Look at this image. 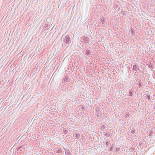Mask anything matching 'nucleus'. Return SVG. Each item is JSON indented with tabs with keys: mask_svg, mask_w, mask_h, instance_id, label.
<instances>
[{
	"mask_svg": "<svg viewBox=\"0 0 155 155\" xmlns=\"http://www.w3.org/2000/svg\"><path fill=\"white\" fill-rule=\"evenodd\" d=\"M63 36V35L62 36L61 38H60L61 40L62 37Z\"/></svg>",
	"mask_w": 155,
	"mask_h": 155,
	"instance_id": "30",
	"label": "nucleus"
},
{
	"mask_svg": "<svg viewBox=\"0 0 155 155\" xmlns=\"http://www.w3.org/2000/svg\"><path fill=\"white\" fill-rule=\"evenodd\" d=\"M53 151L54 152L57 153H61L62 152L61 149L59 147H55Z\"/></svg>",
	"mask_w": 155,
	"mask_h": 155,
	"instance_id": "3",
	"label": "nucleus"
},
{
	"mask_svg": "<svg viewBox=\"0 0 155 155\" xmlns=\"http://www.w3.org/2000/svg\"><path fill=\"white\" fill-rule=\"evenodd\" d=\"M151 132H150V134H152V133H151Z\"/></svg>",
	"mask_w": 155,
	"mask_h": 155,
	"instance_id": "34",
	"label": "nucleus"
},
{
	"mask_svg": "<svg viewBox=\"0 0 155 155\" xmlns=\"http://www.w3.org/2000/svg\"><path fill=\"white\" fill-rule=\"evenodd\" d=\"M81 39L84 40V43L86 44L88 43L89 41H90V38L85 35L83 36Z\"/></svg>",
	"mask_w": 155,
	"mask_h": 155,
	"instance_id": "2",
	"label": "nucleus"
},
{
	"mask_svg": "<svg viewBox=\"0 0 155 155\" xmlns=\"http://www.w3.org/2000/svg\"><path fill=\"white\" fill-rule=\"evenodd\" d=\"M134 150V148H133L132 147H131V148H130V151L131 152H133Z\"/></svg>",
	"mask_w": 155,
	"mask_h": 155,
	"instance_id": "25",
	"label": "nucleus"
},
{
	"mask_svg": "<svg viewBox=\"0 0 155 155\" xmlns=\"http://www.w3.org/2000/svg\"><path fill=\"white\" fill-rule=\"evenodd\" d=\"M113 130H112V129H110L109 130V131H110V132H113Z\"/></svg>",
	"mask_w": 155,
	"mask_h": 155,
	"instance_id": "28",
	"label": "nucleus"
},
{
	"mask_svg": "<svg viewBox=\"0 0 155 155\" xmlns=\"http://www.w3.org/2000/svg\"><path fill=\"white\" fill-rule=\"evenodd\" d=\"M96 112L97 113V114L101 113V111H100V110L99 108L97 109L96 110Z\"/></svg>",
	"mask_w": 155,
	"mask_h": 155,
	"instance_id": "18",
	"label": "nucleus"
},
{
	"mask_svg": "<svg viewBox=\"0 0 155 155\" xmlns=\"http://www.w3.org/2000/svg\"><path fill=\"white\" fill-rule=\"evenodd\" d=\"M71 40L68 35H66L63 38V42L65 46H67V47L69 45V44L71 43Z\"/></svg>",
	"mask_w": 155,
	"mask_h": 155,
	"instance_id": "1",
	"label": "nucleus"
},
{
	"mask_svg": "<svg viewBox=\"0 0 155 155\" xmlns=\"http://www.w3.org/2000/svg\"><path fill=\"white\" fill-rule=\"evenodd\" d=\"M50 108L51 110H55L56 108V106L54 105H52L50 106Z\"/></svg>",
	"mask_w": 155,
	"mask_h": 155,
	"instance_id": "13",
	"label": "nucleus"
},
{
	"mask_svg": "<svg viewBox=\"0 0 155 155\" xmlns=\"http://www.w3.org/2000/svg\"><path fill=\"white\" fill-rule=\"evenodd\" d=\"M130 114L129 113H126V114L125 115L124 117L125 118H127L130 115Z\"/></svg>",
	"mask_w": 155,
	"mask_h": 155,
	"instance_id": "19",
	"label": "nucleus"
},
{
	"mask_svg": "<svg viewBox=\"0 0 155 155\" xmlns=\"http://www.w3.org/2000/svg\"><path fill=\"white\" fill-rule=\"evenodd\" d=\"M115 146V143H114L112 144L111 145V147H110V148L109 149L110 151H112L113 149H114V147Z\"/></svg>",
	"mask_w": 155,
	"mask_h": 155,
	"instance_id": "10",
	"label": "nucleus"
},
{
	"mask_svg": "<svg viewBox=\"0 0 155 155\" xmlns=\"http://www.w3.org/2000/svg\"><path fill=\"white\" fill-rule=\"evenodd\" d=\"M97 116L98 118L99 119H100L101 116V113L97 114Z\"/></svg>",
	"mask_w": 155,
	"mask_h": 155,
	"instance_id": "17",
	"label": "nucleus"
},
{
	"mask_svg": "<svg viewBox=\"0 0 155 155\" xmlns=\"http://www.w3.org/2000/svg\"><path fill=\"white\" fill-rule=\"evenodd\" d=\"M135 132V131L134 128H132L130 131L131 133L132 134H134Z\"/></svg>",
	"mask_w": 155,
	"mask_h": 155,
	"instance_id": "21",
	"label": "nucleus"
},
{
	"mask_svg": "<svg viewBox=\"0 0 155 155\" xmlns=\"http://www.w3.org/2000/svg\"><path fill=\"white\" fill-rule=\"evenodd\" d=\"M109 135H110V137H112L113 136V134L111 133H110Z\"/></svg>",
	"mask_w": 155,
	"mask_h": 155,
	"instance_id": "27",
	"label": "nucleus"
},
{
	"mask_svg": "<svg viewBox=\"0 0 155 155\" xmlns=\"http://www.w3.org/2000/svg\"><path fill=\"white\" fill-rule=\"evenodd\" d=\"M133 93L134 91L130 89L129 90L128 94L129 96V97H132L133 95Z\"/></svg>",
	"mask_w": 155,
	"mask_h": 155,
	"instance_id": "7",
	"label": "nucleus"
},
{
	"mask_svg": "<svg viewBox=\"0 0 155 155\" xmlns=\"http://www.w3.org/2000/svg\"><path fill=\"white\" fill-rule=\"evenodd\" d=\"M85 54L87 56H89L91 54V51L89 50H87L85 51Z\"/></svg>",
	"mask_w": 155,
	"mask_h": 155,
	"instance_id": "12",
	"label": "nucleus"
},
{
	"mask_svg": "<svg viewBox=\"0 0 155 155\" xmlns=\"http://www.w3.org/2000/svg\"><path fill=\"white\" fill-rule=\"evenodd\" d=\"M100 127L101 130L103 131H104L107 128L105 125L103 123L100 125Z\"/></svg>",
	"mask_w": 155,
	"mask_h": 155,
	"instance_id": "4",
	"label": "nucleus"
},
{
	"mask_svg": "<svg viewBox=\"0 0 155 155\" xmlns=\"http://www.w3.org/2000/svg\"><path fill=\"white\" fill-rule=\"evenodd\" d=\"M110 133L108 131H106L104 133V134L107 137H110V135H109Z\"/></svg>",
	"mask_w": 155,
	"mask_h": 155,
	"instance_id": "9",
	"label": "nucleus"
},
{
	"mask_svg": "<svg viewBox=\"0 0 155 155\" xmlns=\"http://www.w3.org/2000/svg\"><path fill=\"white\" fill-rule=\"evenodd\" d=\"M79 108L81 110H85V109L84 108V107L82 106V105H80L78 106Z\"/></svg>",
	"mask_w": 155,
	"mask_h": 155,
	"instance_id": "14",
	"label": "nucleus"
},
{
	"mask_svg": "<svg viewBox=\"0 0 155 155\" xmlns=\"http://www.w3.org/2000/svg\"><path fill=\"white\" fill-rule=\"evenodd\" d=\"M68 76H66L64 79V80L65 81L68 82Z\"/></svg>",
	"mask_w": 155,
	"mask_h": 155,
	"instance_id": "16",
	"label": "nucleus"
},
{
	"mask_svg": "<svg viewBox=\"0 0 155 155\" xmlns=\"http://www.w3.org/2000/svg\"><path fill=\"white\" fill-rule=\"evenodd\" d=\"M151 132H150V134H152V133H151Z\"/></svg>",
	"mask_w": 155,
	"mask_h": 155,
	"instance_id": "32",
	"label": "nucleus"
},
{
	"mask_svg": "<svg viewBox=\"0 0 155 155\" xmlns=\"http://www.w3.org/2000/svg\"><path fill=\"white\" fill-rule=\"evenodd\" d=\"M65 3H64V5H63V7H64V5H65Z\"/></svg>",
	"mask_w": 155,
	"mask_h": 155,
	"instance_id": "31",
	"label": "nucleus"
},
{
	"mask_svg": "<svg viewBox=\"0 0 155 155\" xmlns=\"http://www.w3.org/2000/svg\"><path fill=\"white\" fill-rule=\"evenodd\" d=\"M140 142H140L139 143V145H141V144H142V143H140Z\"/></svg>",
	"mask_w": 155,
	"mask_h": 155,
	"instance_id": "29",
	"label": "nucleus"
},
{
	"mask_svg": "<svg viewBox=\"0 0 155 155\" xmlns=\"http://www.w3.org/2000/svg\"><path fill=\"white\" fill-rule=\"evenodd\" d=\"M24 147V145L18 147H17V149L18 150V151L20 150L21 151H22V150L23 149L22 148H23Z\"/></svg>",
	"mask_w": 155,
	"mask_h": 155,
	"instance_id": "11",
	"label": "nucleus"
},
{
	"mask_svg": "<svg viewBox=\"0 0 155 155\" xmlns=\"http://www.w3.org/2000/svg\"><path fill=\"white\" fill-rule=\"evenodd\" d=\"M64 132L65 134H67L68 133V130L65 129H64Z\"/></svg>",
	"mask_w": 155,
	"mask_h": 155,
	"instance_id": "23",
	"label": "nucleus"
},
{
	"mask_svg": "<svg viewBox=\"0 0 155 155\" xmlns=\"http://www.w3.org/2000/svg\"><path fill=\"white\" fill-rule=\"evenodd\" d=\"M124 89H123V90H122V91H124Z\"/></svg>",
	"mask_w": 155,
	"mask_h": 155,
	"instance_id": "35",
	"label": "nucleus"
},
{
	"mask_svg": "<svg viewBox=\"0 0 155 155\" xmlns=\"http://www.w3.org/2000/svg\"><path fill=\"white\" fill-rule=\"evenodd\" d=\"M151 132H150V134H152V133H151Z\"/></svg>",
	"mask_w": 155,
	"mask_h": 155,
	"instance_id": "33",
	"label": "nucleus"
},
{
	"mask_svg": "<svg viewBox=\"0 0 155 155\" xmlns=\"http://www.w3.org/2000/svg\"><path fill=\"white\" fill-rule=\"evenodd\" d=\"M119 6L117 5H114V9L117 12L120 9Z\"/></svg>",
	"mask_w": 155,
	"mask_h": 155,
	"instance_id": "8",
	"label": "nucleus"
},
{
	"mask_svg": "<svg viewBox=\"0 0 155 155\" xmlns=\"http://www.w3.org/2000/svg\"><path fill=\"white\" fill-rule=\"evenodd\" d=\"M142 85H141V83L140 82H139V88H141L142 87Z\"/></svg>",
	"mask_w": 155,
	"mask_h": 155,
	"instance_id": "26",
	"label": "nucleus"
},
{
	"mask_svg": "<svg viewBox=\"0 0 155 155\" xmlns=\"http://www.w3.org/2000/svg\"><path fill=\"white\" fill-rule=\"evenodd\" d=\"M106 144L107 145L106 147L109 148L110 145V141L109 139H106Z\"/></svg>",
	"mask_w": 155,
	"mask_h": 155,
	"instance_id": "5",
	"label": "nucleus"
},
{
	"mask_svg": "<svg viewBox=\"0 0 155 155\" xmlns=\"http://www.w3.org/2000/svg\"><path fill=\"white\" fill-rule=\"evenodd\" d=\"M65 153H66V155H73L69 150L65 151Z\"/></svg>",
	"mask_w": 155,
	"mask_h": 155,
	"instance_id": "15",
	"label": "nucleus"
},
{
	"mask_svg": "<svg viewBox=\"0 0 155 155\" xmlns=\"http://www.w3.org/2000/svg\"><path fill=\"white\" fill-rule=\"evenodd\" d=\"M134 65H133V69L135 71H137V67H138V68H137V69H138V65H137V64L135 62L134 63Z\"/></svg>",
	"mask_w": 155,
	"mask_h": 155,
	"instance_id": "6",
	"label": "nucleus"
},
{
	"mask_svg": "<svg viewBox=\"0 0 155 155\" xmlns=\"http://www.w3.org/2000/svg\"><path fill=\"white\" fill-rule=\"evenodd\" d=\"M75 137L77 139H79V137H80V134H76L75 135Z\"/></svg>",
	"mask_w": 155,
	"mask_h": 155,
	"instance_id": "20",
	"label": "nucleus"
},
{
	"mask_svg": "<svg viewBox=\"0 0 155 155\" xmlns=\"http://www.w3.org/2000/svg\"><path fill=\"white\" fill-rule=\"evenodd\" d=\"M100 21H102V24H104L105 23V21H104V20L103 18H102L100 19Z\"/></svg>",
	"mask_w": 155,
	"mask_h": 155,
	"instance_id": "24",
	"label": "nucleus"
},
{
	"mask_svg": "<svg viewBox=\"0 0 155 155\" xmlns=\"http://www.w3.org/2000/svg\"><path fill=\"white\" fill-rule=\"evenodd\" d=\"M115 150L117 152L119 151L120 150V148L119 147H115Z\"/></svg>",
	"mask_w": 155,
	"mask_h": 155,
	"instance_id": "22",
	"label": "nucleus"
}]
</instances>
